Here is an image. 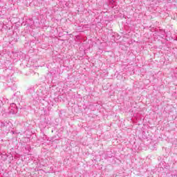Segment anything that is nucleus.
I'll return each mask as SVG.
<instances>
[{
  "label": "nucleus",
  "mask_w": 177,
  "mask_h": 177,
  "mask_svg": "<svg viewBox=\"0 0 177 177\" xmlns=\"http://www.w3.org/2000/svg\"><path fill=\"white\" fill-rule=\"evenodd\" d=\"M12 106H16V104H12Z\"/></svg>",
  "instance_id": "nucleus-1"
}]
</instances>
